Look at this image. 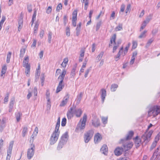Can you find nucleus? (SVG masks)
<instances>
[{"label": "nucleus", "instance_id": "f257e3e1", "mask_svg": "<svg viewBox=\"0 0 160 160\" xmlns=\"http://www.w3.org/2000/svg\"><path fill=\"white\" fill-rule=\"evenodd\" d=\"M66 70L63 69L61 73L59 75L58 78V80L59 82L58 85L57 87L56 93H58L61 91L64 88L65 84L63 82V80L66 74Z\"/></svg>", "mask_w": 160, "mask_h": 160}, {"label": "nucleus", "instance_id": "f03ea898", "mask_svg": "<svg viewBox=\"0 0 160 160\" xmlns=\"http://www.w3.org/2000/svg\"><path fill=\"white\" fill-rule=\"evenodd\" d=\"M160 113V106H156L150 108L148 111V116L154 117Z\"/></svg>", "mask_w": 160, "mask_h": 160}, {"label": "nucleus", "instance_id": "7ed1b4c3", "mask_svg": "<svg viewBox=\"0 0 160 160\" xmlns=\"http://www.w3.org/2000/svg\"><path fill=\"white\" fill-rule=\"evenodd\" d=\"M87 119V115L86 114H84L82 118H81L79 122L76 130L78 131L83 130L85 128Z\"/></svg>", "mask_w": 160, "mask_h": 160}, {"label": "nucleus", "instance_id": "20e7f679", "mask_svg": "<svg viewBox=\"0 0 160 160\" xmlns=\"http://www.w3.org/2000/svg\"><path fill=\"white\" fill-rule=\"evenodd\" d=\"M60 133L59 131H57L54 130L50 137V144L53 145L56 142L58 138Z\"/></svg>", "mask_w": 160, "mask_h": 160}, {"label": "nucleus", "instance_id": "39448f33", "mask_svg": "<svg viewBox=\"0 0 160 160\" xmlns=\"http://www.w3.org/2000/svg\"><path fill=\"white\" fill-rule=\"evenodd\" d=\"M153 131L150 130L148 132H146L142 137L141 139L143 142L148 143L151 139V136L153 133Z\"/></svg>", "mask_w": 160, "mask_h": 160}, {"label": "nucleus", "instance_id": "423d86ee", "mask_svg": "<svg viewBox=\"0 0 160 160\" xmlns=\"http://www.w3.org/2000/svg\"><path fill=\"white\" fill-rule=\"evenodd\" d=\"M94 134L92 130H90L84 134V141L85 143H88Z\"/></svg>", "mask_w": 160, "mask_h": 160}, {"label": "nucleus", "instance_id": "0eeeda50", "mask_svg": "<svg viewBox=\"0 0 160 160\" xmlns=\"http://www.w3.org/2000/svg\"><path fill=\"white\" fill-rule=\"evenodd\" d=\"M35 146L33 144H31L30 148H29L27 151V157L28 159H31L33 156L34 153Z\"/></svg>", "mask_w": 160, "mask_h": 160}, {"label": "nucleus", "instance_id": "6e6552de", "mask_svg": "<svg viewBox=\"0 0 160 160\" xmlns=\"http://www.w3.org/2000/svg\"><path fill=\"white\" fill-rule=\"evenodd\" d=\"M14 142L11 141L10 142L8 149L7 150V154L6 160H10L12 154V149Z\"/></svg>", "mask_w": 160, "mask_h": 160}, {"label": "nucleus", "instance_id": "1a4fd4ad", "mask_svg": "<svg viewBox=\"0 0 160 160\" xmlns=\"http://www.w3.org/2000/svg\"><path fill=\"white\" fill-rule=\"evenodd\" d=\"M75 106H73L70 108L68 110L67 113V116L68 119H70L72 118L75 114Z\"/></svg>", "mask_w": 160, "mask_h": 160}, {"label": "nucleus", "instance_id": "9d476101", "mask_svg": "<svg viewBox=\"0 0 160 160\" xmlns=\"http://www.w3.org/2000/svg\"><path fill=\"white\" fill-rule=\"evenodd\" d=\"M77 12L76 10H74L72 13V25L74 27H75L76 25V21L77 20Z\"/></svg>", "mask_w": 160, "mask_h": 160}, {"label": "nucleus", "instance_id": "9b49d317", "mask_svg": "<svg viewBox=\"0 0 160 160\" xmlns=\"http://www.w3.org/2000/svg\"><path fill=\"white\" fill-rule=\"evenodd\" d=\"M69 97V94L68 93H67L64 97L63 100L60 105V106L61 107L64 106L67 103Z\"/></svg>", "mask_w": 160, "mask_h": 160}, {"label": "nucleus", "instance_id": "f8f14e48", "mask_svg": "<svg viewBox=\"0 0 160 160\" xmlns=\"http://www.w3.org/2000/svg\"><path fill=\"white\" fill-rule=\"evenodd\" d=\"M68 132H66L62 135L60 141L64 143H66L68 140Z\"/></svg>", "mask_w": 160, "mask_h": 160}, {"label": "nucleus", "instance_id": "ddd939ff", "mask_svg": "<svg viewBox=\"0 0 160 160\" xmlns=\"http://www.w3.org/2000/svg\"><path fill=\"white\" fill-rule=\"evenodd\" d=\"M102 138L101 135L99 133H97L94 137V142L95 143H98L102 140Z\"/></svg>", "mask_w": 160, "mask_h": 160}, {"label": "nucleus", "instance_id": "4468645a", "mask_svg": "<svg viewBox=\"0 0 160 160\" xmlns=\"http://www.w3.org/2000/svg\"><path fill=\"white\" fill-rule=\"evenodd\" d=\"M123 149L122 148H117L114 151L115 155L117 156L120 155L123 152Z\"/></svg>", "mask_w": 160, "mask_h": 160}, {"label": "nucleus", "instance_id": "2eb2a0df", "mask_svg": "<svg viewBox=\"0 0 160 160\" xmlns=\"http://www.w3.org/2000/svg\"><path fill=\"white\" fill-rule=\"evenodd\" d=\"M133 146V144L132 142H129L123 145V149L125 151H127L130 149Z\"/></svg>", "mask_w": 160, "mask_h": 160}, {"label": "nucleus", "instance_id": "dca6fc26", "mask_svg": "<svg viewBox=\"0 0 160 160\" xmlns=\"http://www.w3.org/2000/svg\"><path fill=\"white\" fill-rule=\"evenodd\" d=\"M101 98L102 103H103L105 99L106 96V92L105 89H102L101 90Z\"/></svg>", "mask_w": 160, "mask_h": 160}, {"label": "nucleus", "instance_id": "f3484780", "mask_svg": "<svg viewBox=\"0 0 160 160\" xmlns=\"http://www.w3.org/2000/svg\"><path fill=\"white\" fill-rule=\"evenodd\" d=\"M92 125L95 127H98L100 126V122L98 118H95L92 120Z\"/></svg>", "mask_w": 160, "mask_h": 160}, {"label": "nucleus", "instance_id": "a211bd4d", "mask_svg": "<svg viewBox=\"0 0 160 160\" xmlns=\"http://www.w3.org/2000/svg\"><path fill=\"white\" fill-rule=\"evenodd\" d=\"M137 52L136 51H135L133 52L132 53V57L131 59L130 62V64L131 65L133 64L135 61V59L137 55Z\"/></svg>", "mask_w": 160, "mask_h": 160}, {"label": "nucleus", "instance_id": "6ab92c4d", "mask_svg": "<svg viewBox=\"0 0 160 160\" xmlns=\"http://www.w3.org/2000/svg\"><path fill=\"white\" fill-rule=\"evenodd\" d=\"M101 152L104 154H106L108 151V148L107 145H104L101 149Z\"/></svg>", "mask_w": 160, "mask_h": 160}, {"label": "nucleus", "instance_id": "aec40b11", "mask_svg": "<svg viewBox=\"0 0 160 160\" xmlns=\"http://www.w3.org/2000/svg\"><path fill=\"white\" fill-rule=\"evenodd\" d=\"M29 61V57L28 56L25 57L23 62V67H26L27 66H30L28 64Z\"/></svg>", "mask_w": 160, "mask_h": 160}, {"label": "nucleus", "instance_id": "412c9836", "mask_svg": "<svg viewBox=\"0 0 160 160\" xmlns=\"http://www.w3.org/2000/svg\"><path fill=\"white\" fill-rule=\"evenodd\" d=\"M123 47H122L121 48L120 50H119V52H118V53L117 55L115 57L116 61H118L119 59V58L121 55H122V52H123Z\"/></svg>", "mask_w": 160, "mask_h": 160}, {"label": "nucleus", "instance_id": "4be33fe9", "mask_svg": "<svg viewBox=\"0 0 160 160\" xmlns=\"http://www.w3.org/2000/svg\"><path fill=\"white\" fill-rule=\"evenodd\" d=\"M82 113V111L80 109H76L75 107V114L77 117H79L81 116Z\"/></svg>", "mask_w": 160, "mask_h": 160}, {"label": "nucleus", "instance_id": "5701e85b", "mask_svg": "<svg viewBox=\"0 0 160 160\" xmlns=\"http://www.w3.org/2000/svg\"><path fill=\"white\" fill-rule=\"evenodd\" d=\"M116 35L114 34L111 38L110 41V43L109 44V46L110 47L111 46L112 44H115V40L116 39Z\"/></svg>", "mask_w": 160, "mask_h": 160}, {"label": "nucleus", "instance_id": "b1692460", "mask_svg": "<svg viewBox=\"0 0 160 160\" xmlns=\"http://www.w3.org/2000/svg\"><path fill=\"white\" fill-rule=\"evenodd\" d=\"M160 149V147L158 148L157 149L155 150V152L154 153L153 155H152V157L151 158L150 160H154V159H155V158H157L158 157V151L159 149Z\"/></svg>", "mask_w": 160, "mask_h": 160}, {"label": "nucleus", "instance_id": "393cba45", "mask_svg": "<svg viewBox=\"0 0 160 160\" xmlns=\"http://www.w3.org/2000/svg\"><path fill=\"white\" fill-rule=\"evenodd\" d=\"M68 58H65L63 59V61L61 64V66L64 68H65L68 62Z\"/></svg>", "mask_w": 160, "mask_h": 160}, {"label": "nucleus", "instance_id": "a878e982", "mask_svg": "<svg viewBox=\"0 0 160 160\" xmlns=\"http://www.w3.org/2000/svg\"><path fill=\"white\" fill-rule=\"evenodd\" d=\"M122 24L121 23H119L118 26L116 27L115 29V30L116 31H121L122 30Z\"/></svg>", "mask_w": 160, "mask_h": 160}, {"label": "nucleus", "instance_id": "bb28decb", "mask_svg": "<svg viewBox=\"0 0 160 160\" xmlns=\"http://www.w3.org/2000/svg\"><path fill=\"white\" fill-rule=\"evenodd\" d=\"M133 134V132L132 131H131L129 132L128 134L126 137L125 139L126 140H128L131 139Z\"/></svg>", "mask_w": 160, "mask_h": 160}, {"label": "nucleus", "instance_id": "cd10ccee", "mask_svg": "<svg viewBox=\"0 0 160 160\" xmlns=\"http://www.w3.org/2000/svg\"><path fill=\"white\" fill-rule=\"evenodd\" d=\"M22 116V114L20 112H18L16 114V117L18 122H19L20 120V117Z\"/></svg>", "mask_w": 160, "mask_h": 160}, {"label": "nucleus", "instance_id": "c85d7f7f", "mask_svg": "<svg viewBox=\"0 0 160 160\" xmlns=\"http://www.w3.org/2000/svg\"><path fill=\"white\" fill-rule=\"evenodd\" d=\"M76 68L75 67L72 69L71 73L70 76L71 78H74L75 75V71L76 70Z\"/></svg>", "mask_w": 160, "mask_h": 160}, {"label": "nucleus", "instance_id": "c756f323", "mask_svg": "<svg viewBox=\"0 0 160 160\" xmlns=\"http://www.w3.org/2000/svg\"><path fill=\"white\" fill-rule=\"evenodd\" d=\"M65 144V143H64L63 142L60 141L57 148V149L58 150H60Z\"/></svg>", "mask_w": 160, "mask_h": 160}, {"label": "nucleus", "instance_id": "7c9ffc66", "mask_svg": "<svg viewBox=\"0 0 160 160\" xmlns=\"http://www.w3.org/2000/svg\"><path fill=\"white\" fill-rule=\"evenodd\" d=\"M118 87V85L117 84H112L111 87V90L112 92H115L116 89Z\"/></svg>", "mask_w": 160, "mask_h": 160}, {"label": "nucleus", "instance_id": "2f4dec72", "mask_svg": "<svg viewBox=\"0 0 160 160\" xmlns=\"http://www.w3.org/2000/svg\"><path fill=\"white\" fill-rule=\"evenodd\" d=\"M23 21L22 19H20L19 20L18 22V30L20 31L22 26Z\"/></svg>", "mask_w": 160, "mask_h": 160}, {"label": "nucleus", "instance_id": "473e14b6", "mask_svg": "<svg viewBox=\"0 0 160 160\" xmlns=\"http://www.w3.org/2000/svg\"><path fill=\"white\" fill-rule=\"evenodd\" d=\"M152 14H150L147 17L146 20L144 21H146V22L148 23L150 22V21L152 19Z\"/></svg>", "mask_w": 160, "mask_h": 160}, {"label": "nucleus", "instance_id": "72a5a7b5", "mask_svg": "<svg viewBox=\"0 0 160 160\" xmlns=\"http://www.w3.org/2000/svg\"><path fill=\"white\" fill-rule=\"evenodd\" d=\"M28 128L26 127H24L23 128L22 131V136L23 137H24L26 135L28 132Z\"/></svg>", "mask_w": 160, "mask_h": 160}, {"label": "nucleus", "instance_id": "f704fd0d", "mask_svg": "<svg viewBox=\"0 0 160 160\" xmlns=\"http://www.w3.org/2000/svg\"><path fill=\"white\" fill-rule=\"evenodd\" d=\"M82 94L81 92L78 95L76 99V102L77 103H79L80 102L82 98Z\"/></svg>", "mask_w": 160, "mask_h": 160}, {"label": "nucleus", "instance_id": "c9c22d12", "mask_svg": "<svg viewBox=\"0 0 160 160\" xmlns=\"http://www.w3.org/2000/svg\"><path fill=\"white\" fill-rule=\"evenodd\" d=\"M52 35V32L51 31H49L48 34V42L49 43H50L51 42Z\"/></svg>", "mask_w": 160, "mask_h": 160}, {"label": "nucleus", "instance_id": "e433bc0d", "mask_svg": "<svg viewBox=\"0 0 160 160\" xmlns=\"http://www.w3.org/2000/svg\"><path fill=\"white\" fill-rule=\"evenodd\" d=\"M7 69V68L6 66H4L2 67L1 71V76H2L5 73Z\"/></svg>", "mask_w": 160, "mask_h": 160}, {"label": "nucleus", "instance_id": "4c0bfd02", "mask_svg": "<svg viewBox=\"0 0 160 160\" xmlns=\"http://www.w3.org/2000/svg\"><path fill=\"white\" fill-rule=\"evenodd\" d=\"M108 118V117H101L102 121L103 124H105L107 123Z\"/></svg>", "mask_w": 160, "mask_h": 160}, {"label": "nucleus", "instance_id": "58836bf2", "mask_svg": "<svg viewBox=\"0 0 160 160\" xmlns=\"http://www.w3.org/2000/svg\"><path fill=\"white\" fill-rule=\"evenodd\" d=\"M148 23H147L146 21H143L140 28V31L143 30L145 27Z\"/></svg>", "mask_w": 160, "mask_h": 160}, {"label": "nucleus", "instance_id": "ea45409f", "mask_svg": "<svg viewBox=\"0 0 160 160\" xmlns=\"http://www.w3.org/2000/svg\"><path fill=\"white\" fill-rule=\"evenodd\" d=\"M104 53V52L103 51L101 52L99 54L97 57L96 59H98V61L100 60L103 56Z\"/></svg>", "mask_w": 160, "mask_h": 160}, {"label": "nucleus", "instance_id": "a19ab883", "mask_svg": "<svg viewBox=\"0 0 160 160\" xmlns=\"http://www.w3.org/2000/svg\"><path fill=\"white\" fill-rule=\"evenodd\" d=\"M25 49L24 48H22L20 50V57H23L25 53Z\"/></svg>", "mask_w": 160, "mask_h": 160}, {"label": "nucleus", "instance_id": "79ce46f5", "mask_svg": "<svg viewBox=\"0 0 160 160\" xmlns=\"http://www.w3.org/2000/svg\"><path fill=\"white\" fill-rule=\"evenodd\" d=\"M11 54V52H9L8 54H7V63H9L10 62Z\"/></svg>", "mask_w": 160, "mask_h": 160}, {"label": "nucleus", "instance_id": "37998d69", "mask_svg": "<svg viewBox=\"0 0 160 160\" xmlns=\"http://www.w3.org/2000/svg\"><path fill=\"white\" fill-rule=\"evenodd\" d=\"M154 41V39L153 38H151L148 41L146 45V47H149L150 45Z\"/></svg>", "mask_w": 160, "mask_h": 160}, {"label": "nucleus", "instance_id": "c03bdc74", "mask_svg": "<svg viewBox=\"0 0 160 160\" xmlns=\"http://www.w3.org/2000/svg\"><path fill=\"white\" fill-rule=\"evenodd\" d=\"M147 32V31L145 30L144 31H143L142 32L141 34L140 35V36L139 37V38H144L146 37V33Z\"/></svg>", "mask_w": 160, "mask_h": 160}, {"label": "nucleus", "instance_id": "a18cd8bd", "mask_svg": "<svg viewBox=\"0 0 160 160\" xmlns=\"http://www.w3.org/2000/svg\"><path fill=\"white\" fill-rule=\"evenodd\" d=\"M36 11H35L34 12V13L33 14V15L32 16V25L33 22L36 19Z\"/></svg>", "mask_w": 160, "mask_h": 160}, {"label": "nucleus", "instance_id": "49530a36", "mask_svg": "<svg viewBox=\"0 0 160 160\" xmlns=\"http://www.w3.org/2000/svg\"><path fill=\"white\" fill-rule=\"evenodd\" d=\"M62 8V4L61 3H59L56 7V11L57 12H59L60 10Z\"/></svg>", "mask_w": 160, "mask_h": 160}, {"label": "nucleus", "instance_id": "de8ad7c7", "mask_svg": "<svg viewBox=\"0 0 160 160\" xmlns=\"http://www.w3.org/2000/svg\"><path fill=\"white\" fill-rule=\"evenodd\" d=\"M66 123V118H63L61 122V125L62 127H64L65 126Z\"/></svg>", "mask_w": 160, "mask_h": 160}, {"label": "nucleus", "instance_id": "09e8293b", "mask_svg": "<svg viewBox=\"0 0 160 160\" xmlns=\"http://www.w3.org/2000/svg\"><path fill=\"white\" fill-rule=\"evenodd\" d=\"M70 35L69 27H67L66 28V35L68 36H70Z\"/></svg>", "mask_w": 160, "mask_h": 160}, {"label": "nucleus", "instance_id": "8fccbe9b", "mask_svg": "<svg viewBox=\"0 0 160 160\" xmlns=\"http://www.w3.org/2000/svg\"><path fill=\"white\" fill-rule=\"evenodd\" d=\"M160 138V133L158 134L155 137L154 141L153 142L157 143V142L159 141Z\"/></svg>", "mask_w": 160, "mask_h": 160}, {"label": "nucleus", "instance_id": "3c124183", "mask_svg": "<svg viewBox=\"0 0 160 160\" xmlns=\"http://www.w3.org/2000/svg\"><path fill=\"white\" fill-rule=\"evenodd\" d=\"M60 122H59V121H57V122L56 125V127L55 129V130H56L57 131H59V129L60 126Z\"/></svg>", "mask_w": 160, "mask_h": 160}, {"label": "nucleus", "instance_id": "603ef678", "mask_svg": "<svg viewBox=\"0 0 160 160\" xmlns=\"http://www.w3.org/2000/svg\"><path fill=\"white\" fill-rule=\"evenodd\" d=\"M101 22L100 21L98 23H97L96 26V31H97L98 30V29H99L101 24Z\"/></svg>", "mask_w": 160, "mask_h": 160}, {"label": "nucleus", "instance_id": "864d4df0", "mask_svg": "<svg viewBox=\"0 0 160 160\" xmlns=\"http://www.w3.org/2000/svg\"><path fill=\"white\" fill-rule=\"evenodd\" d=\"M135 142V143L136 144H137L138 145H139L140 144V140L138 138V136L136 137Z\"/></svg>", "mask_w": 160, "mask_h": 160}, {"label": "nucleus", "instance_id": "5fc2aeb1", "mask_svg": "<svg viewBox=\"0 0 160 160\" xmlns=\"http://www.w3.org/2000/svg\"><path fill=\"white\" fill-rule=\"evenodd\" d=\"M85 50L84 49H82L80 51V56L82 57H83L84 55Z\"/></svg>", "mask_w": 160, "mask_h": 160}, {"label": "nucleus", "instance_id": "6e6d98bb", "mask_svg": "<svg viewBox=\"0 0 160 160\" xmlns=\"http://www.w3.org/2000/svg\"><path fill=\"white\" fill-rule=\"evenodd\" d=\"M137 46V43L136 41H132V48L135 49L136 48Z\"/></svg>", "mask_w": 160, "mask_h": 160}, {"label": "nucleus", "instance_id": "4d7b16f0", "mask_svg": "<svg viewBox=\"0 0 160 160\" xmlns=\"http://www.w3.org/2000/svg\"><path fill=\"white\" fill-rule=\"evenodd\" d=\"M52 11V7L49 6L46 9V13L48 14L50 13Z\"/></svg>", "mask_w": 160, "mask_h": 160}, {"label": "nucleus", "instance_id": "13d9d810", "mask_svg": "<svg viewBox=\"0 0 160 160\" xmlns=\"http://www.w3.org/2000/svg\"><path fill=\"white\" fill-rule=\"evenodd\" d=\"M44 34V31L43 30H41L39 33V36L41 38H43Z\"/></svg>", "mask_w": 160, "mask_h": 160}, {"label": "nucleus", "instance_id": "bf43d9fd", "mask_svg": "<svg viewBox=\"0 0 160 160\" xmlns=\"http://www.w3.org/2000/svg\"><path fill=\"white\" fill-rule=\"evenodd\" d=\"M3 141L2 139L0 140V153L1 152V148L2 147L3 144Z\"/></svg>", "mask_w": 160, "mask_h": 160}, {"label": "nucleus", "instance_id": "052dcab7", "mask_svg": "<svg viewBox=\"0 0 160 160\" xmlns=\"http://www.w3.org/2000/svg\"><path fill=\"white\" fill-rule=\"evenodd\" d=\"M90 70H91L90 68L87 69L86 70V71H85V74L84 75L85 78H86V77H87L88 75L89 72L90 71Z\"/></svg>", "mask_w": 160, "mask_h": 160}, {"label": "nucleus", "instance_id": "680f3d73", "mask_svg": "<svg viewBox=\"0 0 160 160\" xmlns=\"http://www.w3.org/2000/svg\"><path fill=\"white\" fill-rule=\"evenodd\" d=\"M38 128L37 127H36L35 128L34 131L33 133V135H34V136H37V134L38 133Z\"/></svg>", "mask_w": 160, "mask_h": 160}, {"label": "nucleus", "instance_id": "e2e57ef3", "mask_svg": "<svg viewBox=\"0 0 160 160\" xmlns=\"http://www.w3.org/2000/svg\"><path fill=\"white\" fill-rule=\"evenodd\" d=\"M38 25L37 24H36L35 25L34 28V33H36L37 32V31L38 30Z\"/></svg>", "mask_w": 160, "mask_h": 160}, {"label": "nucleus", "instance_id": "0e129e2a", "mask_svg": "<svg viewBox=\"0 0 160 160\" xmlns=\"http://www.w3.org/2000/svg\"><path fill=\"white\" fill-rule=\"evenodd\" d=\"M128 49H129L128 48L126 47L124 49V52L123 53V52H122V55L123 56H124V55H125L127 53V52H128Z\"/></svg>", "mask_w": 160, "mask_h": 160}, {"label": "nucleus", "instance_id": "69168bd1", "mask_svg": "<svg viewBox=\"0 0 160 160\" xmlns=\"http://www.w3.org/2000/svg\"><path fill=\"white\" fill-rule=\"evenodd\" d=\"M157 143L154 142H153L152 143L150 148V150H152L157 145Z\"/></svg>", "mask_w": 160, "mask_h": 160}, {"label": "nucleus", "instance_id": "338daca9", "mask_svg": "<svg viewBox=\"0 0 160 160\" xmlns=\"http://www.w3.org/2000/svg\"><path fill=\"white\" fill-rule=\"evenodd\" d=\"M6 20V17L5 16H3L2 17V19L0 22V24H3L4 22Z\"/></svg>", "mask_w": 160, "mask_h": 160}, {"label": "nucleus", "instance_id": "774afa93", "mask_svg": "<svg viewBox=\"0 0 160 160\" xmlns=\"http://www.w3.org/2000/svg\"><path fill=\"white\" fill-rule=\"evenodd\" d=\"M47 107L50 108L51 107V102L50 101V98H48V99H47Z\"/></svg>", "mask_w": 160, "mask_h": 160}]
</instances>
